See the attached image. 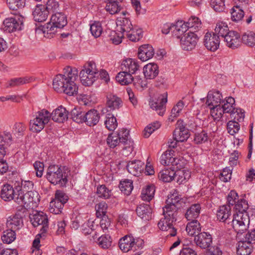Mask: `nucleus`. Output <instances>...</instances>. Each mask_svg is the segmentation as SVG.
<instances>
[{"label": "nucleus", "mask_w": 255, "mask_h": 255, "mask_svg": "<svg viewBox=\"0 0 255 255\" xmlns=\"http://www.w3.org/2000/svg\"><path fill=\"white\" fill-rule=\"evenodd\" d=\"M64 70V74H58L53 80V89L57 92L64 93L69 96L76 95L78 88L75 81L78 77V71L71 67H67Z\"/></svg>", "instance_id": "nucleus-1"}, {"label": "nucleus", "mask_w": 255, "mask_h": 255, "mask_svg": "<svg viewBox=\"0 0 255 255\" xmlns=\"http://www.w3.org/2000/svg\"><path fill=\"white\" fill-rule=\"evenodd\" d=\"M68 111L62 106L58 107L51 114L44 109L38 111L35 113V118L30 121L31 129L36 132L40 131L45 125L48 123L51 117L53 121L62 123L68 119Z\"/></svg>", "instance_id": "nucleus-2"}, {"label": "nucleus", "mask_w": 255, "mask_h": 255, "mask_svg": "<svg viewBox=\"0 0 255 255\" xmlns=\"http://www.w3.org/2000/svg\"><path fill=\"white\" fill-rule=\"evenodd\" d=\"M223 104L220 107H218V110L213 113V118L215 120L219 121L221 120L223 115L224 113H230L231 115L235 119L240 122L245 117L244 112H243L241 109H235L234 107L235 101L232 97H229L226 100H223L222 102Z\"/></svg>", "instance_id": "nucleus-3"}, {"label": "nucleus", "mask_w": 255, "mask_h": 255, "mask_svg": "<svg viewBox=\"0 0 255 255\" xmlns=\"http://www.w3.org/2000/svg\"><path fill=\"white\" fill-rule=\"evenodd\" d=\"M69 170L65 166L59 167L56 165H50L46 175L47 179L52 184H60L65 186L68 182V175Z\"/></svg>", "instance_id": "nucleus-4"}, {"label": "nucleus", "mask_w": 255, "mask_h": 255, "mask_svg": "<svg viewBox=\"0 0 255 255\" xmlns=\"http://www.w3.org/2000/svg\"><path fill=\"white\" fill-rule=\"evenodd\" d=\"M67 24L66 16L62 12H56L52 14L50 21L47 23L44 27V32L47 33H54L57 28L61 29Z\"/></svg>", "instance_id": "nucleus-5"}, {"label": "nucleus", "mask_w": 255, "mask_h": 255, "mask_svg": "<svg viewBox=\"0 0 255 255\" xmlns=\"http://www.w3.org/2000/svg\"><path fill=\"white\" fill-rule=\"evenodd\" d=\"M143 244V241L140 239L135 240L130 236H125L119 242L120 249L125 253L132 251L134 252L140 248Z\"/></svg>", "instance_id": "nucleus-6"}, {"label": "nucleus", "mask_w": 255, "mask_h": 255, "mask_svg": "<svg viewBox=\"0 0 255 255\" xmlns=\"http://www.w3.org/2000/svg\"><path fill=\"white\" fill-rule=\"evenodd\" d=\"M177 37L180 38V44L182 49L187 51L194 49L198 40L197 34L191 30H189L181 37L179 35Z\"/></svg>", "instance_id": "nucleus-7"}, {"label": "nucleus", "mask_w": 255, "mask_h": 255, "mask_svg": "<svg viewBox=\"0 0 255 255\" xmlns=\"http://www.w3.org/2000/svg\"><path fill=\"white\" fill-rule=\"evenodd\" d=\"M222 95L219 91L209 92L207 97L206 104L209 107L211 110V115L213 118V111L215 113L220 107L222 102Z\"/></svg>", "instance_id": "nucleus-8"}, {"label": "nucleus", "mask_w": 255, "mask_h": 255, "mask_svg": "<svg viewBox=\"0 0 255 255\" xmlns=\"http://www.w3.org/2000/svg\"><path fill=\"white\" fill-rule=\"evenodd\" d=\"M23 17L21 16H15L14 17H8L5 18L3 22V29L8 32H11L17 30L21 29L23 24Z\"/></svg>", "instance_id": "nucleus-9"}, {"label": "nucleus", "mask_w": 255, "mask_h": 255, "mask_svg": "<svg viewBox=\"0 0 255 255\" xmlns=\"http://www.w3.org/2000/svg\"><path fill=\"white\" fill-rule=\"evenodd\" d=\"M30 221L32 225L35 227L39 225L42 227L40 229L41 234L45 233L48 229V218L43 212H37L32 215L30 217Z\"/></svg>", "instance_id": "nucleus-10"}, {"label": "nucleus", "mask_w": 255, "mask_h": 255, "mask_svg": "<svg viewBox=\"0 0 255 255\" xmlns=\"http://www.w3.org/2000/svg\"><path fill=\"white\" fill-rule=\"evenodd\" d=\"M7 228L13 231L19 230L23 226V215L20 212H17L14 215L9 216L6 223Z\"/></svg>", "instance_id": "nucleus-11"}, {"label": "nucleus", "mask_w": 255, "mask_h": 255, "mask_svg": "<svg viewBox=\"0 0 255 255\" xmlns=\"http://www.w3.org/2000/svg\"><path fill=\"white\" fill-rule=\"evenodd\" d=\"M220 41V38L216 33L207 32L204 36V45L207 49L211 51H215L218 49Z\"/></svg>", "instance_id": "nucleus-12"}, {"label": "nucleus", "mask_w": 255, "mask_h": 255, "mask_svg": "<svg viewBox=\"0 0 255 255\" xmlns=\"http://www.w3.org/2000/svg\"><path fill=\"white\" fill-rule=\"evenodd\" d=\"M194 241L197 247L206 249L210 247L212 243V237L208 233L202 232L195 236Z\"/></svg>", "instance_id": "nucleus-13"}, {"label": "nucleus", "mask_w": 255, "mask_h": 255, "mask_svg": "<svg viewBox=\"0 0 255 255\" xmlns=\"http://www.w3.org/2000/svg\"><path fill=\"white\" fill-rule=\"evenodd\" d=\"M179 208V207H176L172 205H166L162 208L164 218L160 221H164L165 223L175 222Z\"/></svg>", "instance_id": "nucleus-14"}, {"label": "nucleus", "mask_w": 255, "mask_h": 255, "mask_svg": "<svg viewBox=\"0 0 255 255\" xmlns=\"http://www.w3.org/2000/svg\"><path fill=\"white\" fill-rule=\"evenodd\" d=\"M227 46L232 49L238 48L241 44L240 34L235 31H230L224 37Z\"/></svg>", "instance_id": "nucleus-15"}, {"label": "nucleus", "mask_w": 255, "mask_h": 255, "mask_svg": "<svg viewBox=\"0 0 255 255\" xmlns=\"http://www.w3.org/2000/svg\"><path fill=\"white\" fill-rule=\"evenodd\" d=\"M158 99V101L154 102L152 101L150 102L149 105L151 109L155 110L159 115L162 116L165 111V104L167 102V93L161 95Z\"/></svg>", "instance_id": "nucleus-16"}, {"label": "nucleus", "mask_w": 255, "mask_h": 255, "mask_svg": "<svg viewBox=\"0 0 255 255\" xmlns=\"http://www.w3.org/2000/svg\"><path fill=\"white\" fill-rule=\"evenodd\" d=\"M173 136L176 140L180 142L186 141L189 138L188 129L183 124L182 121L177 122V127L173 132Z\"/></svg>", "instance_id": "nucleus-17"}, {"label": "nucleus", "mask_w": 255, "mask_h": 255, "mask_svg": "<svg viewBox=\"0 0 255 255\" xmlns=\"http://www.w3.org/2000/svg\"><path fill=\"white\" fill-rule=\"evenodd\" d=\"M32 15L35 21L42 22L47 19L49 13L45 8V6L40 4L36 6L33 11Z\"/></svg>", "instance_id": "nucleus-18"}, {"label": "nucleus", "mask_w": 255, "mask_h": 255, "mask_svg": "<svg viewBox=\"0 0 255 255\" xmlns=\"http://www.w3.org/2000/svg\"><path fill=\"white\" fill-rule=\"evenodd\" d=\"M139 66L137 62L133 59L128 58L123 61L121 68L122 71H125L128 73H130L132 75L135 74L138 70Z\"/></svg>", "instance_id": "nucleus-19"}, {"label": "nucleus", "mask_w": 255, "mask_h": 255, "mask_svg": "<svg viewBox=\"0 0 255 255\" xmlns=\"http://www.w3.org/2000/svg\"><path fill=\"white\" fill-rule=\"evenodd\" d=\"M174 153V151L171 149L165 151L160 158L161 164L165 166L177 165L179 160L173 157Z\"/></svg>", "instance_id": "nucleus-20"}, {"label": "nucleus", "mask_w": 255, "mask_h": 255, "mask_svg": "<svg viewBox=\"0 0 255 255\" xmlns=\"http://www.w3.org/2000/svg\"><path fill=\"white\" fill-rule=\"evenodd\" d=\"M152 208L146 204L138 205L136 209V212L138 216L144 221H149L152 218Z\"/></svg>", "instance_id": "nucleus-21"}, {"label": "nucleus", "mask_w": 255, "mask_h": 255, "mask_svg": "<svg viewBox=\"0 0 255 255\" xmlns=\"http://www.w3.org/2000/svg\"><path fill=\"white\" fill-rule=\"evenodd\" d=\"M154 54V49L150 45H143L138 49V57L142 61H145L151 58Z\"/></svg>", "instance_id": "nucleus-22"}, {"label": "nucleus", "mask_w": 255, "mask_h": 255, "mask_svg": "<svg viewBox=\"0 0 255 255\" xmlns=\"http://www.w3.org/2000/svg\"><path fill=\"white\" fill-rule=\"evenodd\" d=\"M243 216L234 214L231 221L232 226L238 234H242L247 230V226L243 220Z\"/></svg>", "instance_id": "nucleus-23"}, {"label": "nucleus", "mask_w": 255, "mask_h": 255, "mask_svg": "<svg viewBox=\"0 0 255 255\" xmlns=\"http://www.w3.org/2000/svg\"><path fill=\"white\" fill-rule=\"evenodd\" d=\"M100 118L99 112L95 109H92L85 113L84 123L89 126H94L98 124Z\"/></svg>", "instance_id": "nucleus-24"}, {"label": "nucleus", "mask_w": 255, "mask_h": 255, "mask_svg": "<svg viewBox=\"0 0 255 255\" xmlns=\"http://www.w3.org/2000/svg\"><path fill=\"white\" fill-rule=\"evenodd\" d=\"M143 162L140 160H133L128 162L127 165V169L129 173L137 176L143 171Z\"/></svg>", "instance_id": "nucleus-25"}, {"label": "nucleus", "mask_w": 255, "mask_h": 255, "mask_svg": "<svg viewBox=\"0 0 255 255\" xmlns=\"http://www.w3.org/2000/svg\"><path fill=\"white\" fill-rule=\"evenodd\" d=\"M158 67L156 64L149 63L143 68V74L146 79H153L158 74Z\"/></svg>", "instance_id": "nucleus-26"}, {"label": "nucleus", "mask_w": 255, "mask_h": 255, "mask_svg": "<svg viewBox=\"0 0 255 255\" xmlns=\"http://www.w3.org/2000/svg\"><path fill=\"white\" fill-rule=\"evenodd\" d=\"M253 246L244 239L239 242L237 248V253L238 255H250L253 251Z\"/></svg>", "instance_id": "nucleus-27"}, {"label": "nucleus", "mask_w": 255, "mask_h": 255, "mask_svg": "<svg viewBox=\"0 0 255 255\" xmlns=\"http://www.w3.org/2000/svg\"><path fill=\"white\" fill-rule=\"evenodd\" d=\"M107 106L111 111L119 109L122 106V100L116 95L109 94L107 96Z\"/></svg>", "instance_id": "nucleus-28"}, {"label": "nucleus", "mask_w": 255, "mask_h": 255, "mask_svg": "<svg viewBox=\"0 0 255 255\" xmlns=\"http://www.w3.org/2000/svg\"><path fill=\"white\" fill-rule=\"evenodd\" d=\"M1 197L4 201H10L14 200L15 197L17 196L14 192L13 188L9 184L4 185L1 190Z\"/></svg>", "instance_id": "nucleus-29"}, {"label": "nucleus", "mask_w": 255, "mask_h": 255, "mask_svg": "<svg viewBox=\"0 0 255 255\" xmlns=\"http://www.w3.org/2000/svg\"><path fill=\"white\" fill-rule=\"evenodd\" d=\"M201 206L199 204H192L187 210L185 215L188 221L196 220L200 213Z\"/></svg>", "instance_id": "nucleus-30"}, {"label": "nucleus", "mask_w": 255, "mask_h": 255, "mask_svg": "<svg viewBox=\"0 0 255 255\" xmlns=\"http://www.w3.org/2000/svg\"><path fill=\"white\" fill-rule=\"evenodd\" d=\"M231 208L229 206L223 205L220 206L217 211V219L221 222H225L228 221L231 216Z\"/></svg>", "instance_id": "nucleus-31"}, {"label": "nucleus", "mask_w": 255, "mask_h": 255, "mask_svg": "<svg viewBox=\"0 0 255 255\" xmlns=\"http://www.w3.org/2000/svg\"><path fill=\"white\" fill-rule=\"evenodd\" d=\"M116 79L122 85H128L132 82L133 77L131 73L122 71L117 74Z\"/></svg>", "instance_id": "nucleus-32"}, {"label": "nucleus", "mask_w": 255, "mask_h": 255, "mask_svg": "<svg viewBox=\"0 0 255 255\" xmlns=\"http://www.w3.org/2000/svg\"><path fill=\"white\" fill-rule=\"evenodd\" d=\"M118 26V31H121L124 33V32L129 33L132 29V25L130 20L127 18H123L118 20L117 22Z\"/></svg>", "instance_id": "nucleus-33"}, {"label": "nucleus", "mask_w": 255, "mask_h": 255, "mask_svg": "<svg viewBox=\"0 0 255 255\" xmlns=\"http://www.w3.org/2000/svg\"><path fill=\"white\" fill-rule=\"evenodd\" d=\"M158 227L160 230L167 232V236L174 237L177 234V230L174 227L173 223H165L164 221H160Z\"/></svg>", "instance_id": "nucleus-34"}, {"label": "nucleus", "mask_w": 255, "mask_h": 255, "mask_svg": "<svg viewBox=\"0 0 255 255\" xmlns=\"http://www.w3.org/2000/svg\"><path fill=\"white\" fill-rule=\"evenodd\" d=\"M79 76L82 84L86 86H91L97 78V75L84 71H81Z\"/></svg>", "instance_id": "nucleus-35"}, {"label": "nucleus", "mask_w": 255, "mask_h": 255, "mask_svg": "<svg viewBox=\"0 0 255 255\" xmlns=\"http://www.w3.org/2000/svg\"><path fill=\"white\" fill-rule=\"evenodd\" d=\"M117 134L120 137L122 143H123V146H122V148L123 149H127L128 148L131 150L132 148L130 145L131 142L128 140L129 130L127 129L123 128Z\"/></svg>", "instance_id": "nucleus-36"}, {"label": "nucleus", "mask_w": 255, "mask_h": 255, "mask_svg": "<svg viewBox=\"0 0 255 255\" xmlns=\"http://www.w3.org/2000/svg\"><path fill=\"white\" fill-rule=\"evenodd\" d=\"M201 228L199 222L197 220L191 221L189 222L186 228V231L190 236H196V234H200Z\"/></svg>", "instance_id": "nucleus-37"}, {"label": "nucleus", "mask_w": 255, "mask_h": 255, "mask_svg": "<svg viewBox=\"0 0 255 255\" xmlns=\"http://www.w3.org/2000/svg\"><path fill=\"white\" fill-rule=\"evenodd\" d=\"M176 172L171 169L162 170L158 173V178L164 182L172 181L175 177Z\"/></svg>", "instance_id": "nucleus-38"}, {"label": "nucleus", "mask_w": 255, "mask_h": 255, "mask_svg": "<svg viewBox=\"0 0 255 255\" xmlns=\"http://www.w3.org/2000/svg\"><path fill=\"white\" fill-rule=\"evenodd\" d=\"M27 193L28 196V201H27L28 208L36 207L40 201V196L38 193L35 191H30Z\"/></svg>", "instance_id": "nucleus-39"}, {"label": "nucleus", "mask_w": 255, "mask_h": 255, "mask_svg": "<svg viewBox=\"0 0 255 255\" xmlns=\"http://www.w3.org/2000/svg\"><path fill=\"white\" fill-rule=\"evenodd\" d=\"M85 112L80 108H74L70 113L71 118L73 121L77 123H84V119H85Z\"/></svg>", "instance_id": "nucleus-40"}, {"label": "nucleus", "mask_w": 255, "mask_h": 255, "mask_svg": "<svg viewBox=\"0 0 255 255\" xmlns=\"http://www.w3.org/2000/svg\"><path fill=\"white\" fill-rule=\"evenodd\" d=\"M121 141L120 137L116 133L110 134L107 139V143L111 148H115L117 146L122 147L123 146V143H122Z\"/></svg>", "instance_id": "nucleus-41"}, {"label": "nucleus", "mask_w": 255, "mask_h": 255, "mask_svg": "<svg viewBox=\"0 0 255 255\" xmlns=\"http://www.w3.org/2000/svg\"><path fill=\"white\" fill-rule=\"evenodd\" d=\"M17 194L16 195L17 196L14 198V201L25 209L28 208L27 204V201H28L27 193H24L21 190H17Z\"/></svg>", "instance_id": "nucleus-42"}, {"label": "nucleus", "mask_w": 255, "mask_h": 255, "mask_svg": "<svg viewBox=\"0 0 255 255\" xmlns=\"http://www.w3.org/2000/svg\"><path fill=\"white\" fill-rule=\"evenodd\" d=\"M230 31L227 24L223 22H219L217 24L215 32H213V33H216L219 36V38H220V36L224 38Z\"/></svg>", "instance_id": "nucleus-43"}, {"label": "nucleus", "mask_w": 255, "mask_h": 255, "mask_svg": "<svg viewBox=\"0 0 255 255\" xmlns=\"http://www.w3.org/2000/svg\"><path fill=\"white\" fill-rule=\"evenodd\" d=\"M16 231L7 228L5 231H3L1 239L4 243L10 244L13 242L16 239Z\"/></svg>", "instance_id": "nucleus-44"}, {"label": "nucleus", "mask_w": 255, "mask_h": 255, "mask_svg": "<svg viewBox=\"0 0 255 255\" xmlns=\"http://www.w3.org/2000/svg\"><path fill=\"white\" fill-rule=\"evenodd\" d=\"M231 19L235 22L241 20L245 15V12L239 5L234 6L231 9Z\"/></svg>", "instance_id": "nucleus-45"}, {"label": "nucleus", "mask_w": 255, "mask_h": 255, "mask_svg": "<svg viewBox=\"0 0 255 255\" xmlns=\"http://www.w3.org/2000/svg\"><path fill=\"white\" fill-rule=\"evenodd\" d=\"M132 181L129 179H125L121 181L119 188L125 195H128L133 189Z\"/></svg>", "instance_id": "nucleus-46"}, {"label": "nucleus", "mask_w": 255, "mask_h": 255, "mask_svg": "<svg viewBox=\"0 0 255 255\" xmlns=\"http://www.w3.org/2000/svg\"><path fill=\"white\" fill-rule=\"evenodd\" d=\"M249 208L248 202L243 199L238 200L237 203L235 204V209L237 214L239 216H243V213H245Z\"/></svg>", "instance_id": "nucleus-47"}, {"label": "nucleus", "mask_w": 255, "mask_h": 255, "mask_svg": "<svg viewBox=\"0 0 255 255\" xmlns=\"http://www.w3.org/2000/svg\"><path fill=\"white\" fill-rule=\"evenodd\" d=\"M155 187L153 185H148L146 188L142 190L141 198L143 200L150 201L154 195Z\"/></svg>", "instance_id": "nucleus-48"}, {"label": "nucleus", "mask_w": 255, "mask_h": 255, "mask_svg": "<svg viewBox=\"0 0 255 255\" xmlns=\"http://www.w3.org/2000/svg\"><path fill=\"white\" fill-rule=\"evenodd\" d=\"M243 42L247 45L253 47L255 45V33L248 31L244 33L242 38Z\"/></svg>", "instance_id": "nucleus-49"}, {"label": "nucleus", "mask_w": 255, "mask_h": 255, "mask_svg": "<svg viewBox=\"0 0 255 255\" xmlns=\"http://www.w3.org/2000/svg\"><path fill=\"white\" fill-rule=\"evenodd\" d=\"M45 8L48 11V13H52L53 14L59 12L60 10V3L58 0H48Z\"/></svg>", "instance_id": "nucleus-50"}, {"label": "nucleus", "mask_w": 255, "mask_h": 255, "mask_svg": "<svg viewBox=\"0 0 255 255\" xmlns=\"http://www.w3.org/2000/svg\"><path fill=\"white\" fill-rule=\"evenodd\" d=\"M96 193L99 197L105 199L110 198L112 195L111 190L108 188L105 185L98 186Z\"/></svg>", "instance_id": "nucleus-51"}, {"label": "nucleus", "mask_w": 255, "mask_h": 255, "mask_svg": "<svg viewBox=\"0 0 255 255\" xmlns=\"http://www.w3.org/2000/svg\"><path fill=\"white\" fill-rule=\"evenodd\" d=\"M105 125L106 128L109 130L114 131L118 126L116 118L112 114H108L105 122Z\"/></svg>", "instance_id": "nucleus-52"}, {"label": "nucleus", "mask_w": 255, "mask_h": 255, "mask_svg": "<svg viewBox=\"0 0 255 255\" xmlns=\"http://www.w3.org/2000/svg\"><path fill=\"white\" fill-rule=\"evenodd\" d=\"M145 77L142 78L139 76H137L133 77L132 83L135 88L137 90H141L147 87V81Z\"/></svg>", "instance_id": "nucleus-53"}, {"label": "nucleus", "mask_w": 255, "mask_h": 255, "mask_svg": "<svg viewBox=\"0 0 255 255\" xmlns=\"http://www.w3.org/2000/svg\"><path fill=\"white\" fill-rule=\"evenodd\" d=\"M94 221L88 220L86 223H85L82 226V232L85 235H89L92 234L93 233V238L95 239V236L97 235L96 232H94V229L93 225Z\"/></svg>", "instance_id": "nucleus-54"}, {"label": "nucleus", "mask_w": 255, "mask_h": 255, "mask_svg": "<svg viewBox=\"0 0 255 255\" xmlns=\"http://www.w3.org/2000/svg\"><path fill=\"white\" fill-rule=\"evenodd\" d=\"M6 2L10 9L17 10L24 7L25 0H6Z\"/></svg>", "instance_id": "nucleus-55"}, {"label": "nucleus", "mask_w": 255, "mask_h": 255, "mask_svg": "<svg viewBox=\"0 0 255 255\" xmlns=\"http://www.w3.org/2000/svg\"><path fill=\"white\" fill-rule=\"evenodd\" d=\"M188 28L193 32L197 31L201 27V23L199 19L195 16H192L187 22Z\"/></svg>", "instance_id": "nucleus-56"}, {"label": "nucleus", "mask_w": 255, "mask_h": 255, "mask_svg": "<svg viewBox=\"0 0 255 255\" xmlns=\"http://www.w3.org/2000/svg\"><path fill=\"white\" fill-rule=\"evenodd\" d=\"M90 31L93 36L99 37L103 32L101 23L99 21H94L90 25Z\"/></svg>", "instance_id": "nucleus-57"}, {"label": "nucleus", "mask_w": 255, "mask_h": 255, "mask_svg": "<svg viewBox=\"0 0 255 255\" xmlns=\"http://www.w3.org/2000/svg\"><path fill=\"white\" fill-rule=\"evenodd\" d=\"M99 246L104 249H107L111 246L112 240L109 235L102 236L98 239Z\"/></svg>", "instance_id": "nucleus-58"}, {"label": "nucleus", "mask_w": 255, "mask_h": 255, "mask_svg": "<svg viewBox=\"0 0 255 255\" xmlns=\"http://www.w3.org/2000/svg\"><path fill=\"white\" fill-rule=\"evenodd\" d=\"M64 205V204L60 202L59 200L54 199L50 202V212L54 213L55 214H58L59 213H61Z\"/></svg>", "instance_id": "nucleus-59"}, {"label": "nucleus", "mask_w": 255, "mask_h": 255, "mask_svg": "<svg viewBox=\"0 0 255 255\" xmlns=\"http://www.w3.org/2000/svg\"><path fill=\"white\" fill-rule=\"evenodd\" d=\"M108 205L105 202H101L97 204L95 206L96 210V215L97 217H100L106 216L107 212Z\"/></svg>", "instance_id": "nucleus-60"}, {"label": "nucleus", "mask_w": 255, "mask_h": 255, "mask_svg": "<svg viewBox=\"0 0 255 255\" xmlns=\"http://www.w3.org/2000/svg\"><path fill=\"white\" fill-rule=\"evenodd\" d=\"M160 124L158 122H155L151 124H149L145 128L143 131V136L144 137H148L155 130L159 128Z\"/></svg>", "instance_id": "nucleus-61"}, {"label": "nucleus", "mask_w": 255, "mask_h": 255, "mask_svg": "<svg viewBox=\"0 0 255 255\" xmlns=\"http://www.w3.org/2000/svg\"><path fill=\"white\" fill-rule=\"evenodd\" d=\"M110 37L112 42L116 45H118L122 42V38L124 37V33L121 31H112L111 32Z\"/></svg>", "instance_id": "nucleus-62"}, {"label": "nucleus", "mask_w": 255, "mask_h": 255, "mask_svg": "<svg viewBox=\"0 0 255 255\" xmlns=\"http://www.w3.org/2000/svg\"><path fill=\"white\" fill-rule=\"evenodd\" d=\"M107 3L106 6V9L111 14L118 13L121 10V6L111 1H105Z\"/></svg>", "instance_id": "nucleus-63"}, {"label": "nucleus", "mask_w": 255, "mask_h": 255, "mask_svg": "<svg viewBox=\"0 0 255 255\" xmlns=\"http://www.w3.org/2000/svg\"><path fill=\"white\" fill-rule=\"evenodd\" d=\"M210 4L218 12L223 11L225 8V0H211Z\"/></svg>", "instance_id": "nucleus-64"}]
</instances>
